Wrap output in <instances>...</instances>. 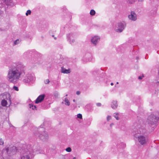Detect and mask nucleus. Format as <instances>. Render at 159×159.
I'll use <instances>...</instances> for the list:
<instances>
[{
  "label": "nucleus",
  "instance_id": "nucleus-1",
  "mask_svg": "<svg viewBox=\"0 0 159 159\" xmlns=\"http://www.w3.org/2000/svg\"><path fill=\"white\" fill-rule=\"evenodd\" d=\"M21 75L20 72H19L16 69L13 68H11L9 70L8 75L9 80L11 82L14 83L19 79Z\"/></svg>",
  "mask_w": 159,
  "mask_h": 159
},
{
  "label": "nucleus",
  "instance_id": "nucleus-2",
  "mask_svg": "<svg viewBox=\"0 0 159 159\" xmlns=\"http://www.w3.org/2000/svg\"><path fill=\"white\" fill-rule=\"evenodd\" d=\"M158 120V117L153 114H151L148 116L147 122L149 124L153 125L155 124Z\"/></svg>",
  "mask_w": 159,
  "mask_h": 159
},
{
  "label": "nucleus",
  "instance_id": "nucleus-3",
  "mask_svg": "<svg viewBox=\"0 0 159 159\" xmlns=\"http://www.w3.org/2000/svg\"><path fill=\"white\" fill-rule=\"evenodd\" d=\"M35 136L36 137L39 138V139L43 141H46L48 138V136L47 133L45 131H43V132L38 131L36 134Z\"/></svg>",
  "mask_w": 159,
  "mask_h": 159
},
{
  "label": "nucleus",
  "instance_id": "nucleus-4",
  "mask_svg": "<svg viewBox=\"0 0 159 159\" xmlns=\"http://www.w3.org/2000/svg\"><path fill=\"white\" fill-rule=\"evenodd\" d=\"M5 151L9 156H11L16 154L17 149L15 146H13L12 147H7Z\"/></svg>",
  "mask_w": 159,
  "mask_h": 159
},
{
  "label": "nucleus",
  "instance_id": "nucleus-5",
  "mask_svg": "<svg viewBox=\"0 0 159 159\" xmlns=\"http://www.w3.org/2000/svg\"><path fill=\"white\" fill-rule=\"evenodd\" d=\"M35 80V77L32 74H29L24 77L23 82L25 83L29 84L30 82L34 81Z\"/></svg>",
  "mask_w": 159,
  "mask_h": 159
},
{
  "label": "nucleus",
  "instance_id": "nucleus-6",
  "mask_svg": "<svg viewBox=\"0 0 159 159\" xmlns=\"http://www.w3.org/2000/svg\"><path fill=\"white\" fill-rule=\"evenodd\" d=\"M126 26V24L124 22H120L117 23L116 27V31L118 32H121Z\"/></svg>",
  "mask_w": 159,
  "mask_h": 159
},
{
  "label": "nucleus",
  "instance_id": "nucleus-7",
  "mask_svg": "<svg viewBox=\"0 0 159 159\" xmlns=\"http://www.w3.org/2000/svg\"><path fill=\"white\" fill-rule=\"evenodd\" d=\"M137 138L138 142L142 145L145 144L147 141L148 139L147 137L143 135H140L137 137L135 136Z\"/></svg>",
  "mask_w": 159,
  "mask_h": 159
},
{
  "label": "nucleus",
  "instance_id": "nucleus-8",
  "mask_svg": "<svg viewBox=\"0 0 159 159\" xmlns=\"http://www.w3.org/2000/svg\"><path fill=\"white\" fill-rule=\"evenodd\" d=\"M13 66L15 67L13 68L19 71V72H20L21 75L23 73H24V66L21 63H17L15 66Z\"/></svg>",
  "mask_w": 159,
  "mask_h": 159
},
{
  "label": "nucleus",
  "instance_id": "nucleus-9",
  "mask_svg": "<svg viewBox=\"0 0 159 159\" xmlns=\"http://www.w3.org/2000/svg\"><path fill=\"white\" fill-rule=\"evenodd\" d=\"M128 17L129 20L134 21L137 20V15L134 11H131L130 14L128 15Z\"/></svg>",
  "mask_w": 159,
  "mask_h": 159
},
{
  "label": "nucleus",
  "instance_id": "nucleus-10",
  "mask_svg": "<svg viewBox=\"0 0 159 159\" xmlns=\"http://www.w3.org/2000/svg\"><path fill=\"white\" fill-rule=\"evenodd\" d=\"M138 129L137 130V133L139 134H144L146 133V130L144 127H138Z\"/></svg>",
  "mask_w": 159,
  "mask_h": 159
},
{
  "label": "nucleus",
  "instance_id": "nucleus-11",
  "mask_svg": "<svg viewBox=\"0 0 159 159\" xmlns=\"http://www.w3.org/2000/svg\"><path fill=\"white\" fill-rule=\"evenodd\" d=\"M45 95L43 94L39 95L38 97L35 101V103L38 104L39 102H41L44 99Z\"/></svg>",
  "mask_w": 159,
  "mask_h": 159
},
{
  "label": "nucleus",
  "instance_id": "nucleus-12",
  "mask_svg": "<svg viewBox=\"0 0 159 159\" xmlns=\"http://www.w3.org/2000/svg\"><path fill=\"white\" fill-rule=\"evenodd\" d=\"M100 38L98 36H95L92 38L91 41L92 43L94 45H96L99 41Z\"/></svg>",
  "mask_w": 159,
  "mask_h": 159
},
{
  "label": "nucleus",
  "instance_id": "nucleus-13",
  "mask_svg": "<svg viewBox=\"0 0 159 159\" xmlns=\"http://www.w3.org/2000/svg\"><path fill=\"white\" fill-rule=\"evenodd\" d=\"M61 72L64 74H68L70 72V69H66L63 67H61Z\"/></svg>",
  "mask_w": 159,
  "mask_h": 159
},
{
  "label": "nucleus",
  "instance_id": "nucleus-14",
  "mask_svg": "<svg viewBox=\"0 0 159 159\" xmlns=\"http://www.w3.org/2000/svg\"><path fill=\"white\" fill-rule=\"evenodd\" d=\"M117 106L118 105L117 101H113L112 102L111 104V107L113 109H116L117 107Z\"/></svg>",
  "mask_w": 159,
  "mask_h": 159
},
{
  "label": "nucleus",
  "instance_id": "nucleus-15",
  "mask_svg": "<svg viewBox=\"0 0 159 159\" xmlns=\"http://www.w3.org/2000/svg\"><path fill=\"white\" fill-rule=\"evenodd\" d=\"M75 35L73 33H69L67 35V39H71L75 38Z\"/></svg>",
  "mask_w": 159,
  "mask_h": 159
},
{
  "label": "nucleus",
  "instance_id": "nucleus-16",
  "mask_svg": "<svg viewBox=\"0 0 159 159\" xmlns=\"http://www.w3.org/2000/svg\"><path fill=\"white\" fill-rule=\"evenodd\" d=\"M30 152H27L26 154L23 156L21 158H24V159H30V156L29 154Z\"/></svg>",
  "mask_w": 159,
  "mask_h": 159
},
{
  "label": "nucleus",
  "instance_id": "nucleus-17",
  "mask_svg": "<svg viewBox=\"0 0 159 159\" xmlns=\"http://www.w3.org/2000/svg\"><path fill=\"white\" fill-rule=\"evenodd\" d=\"M86 109L88 111H91L93 110L92 107L89 105H88L85 107Z\"/></svg>",
  "mask_w": 159,
  "mask_h": 159
},
{
  "label": "nucleus",
  "instance_id": "nucleus-18",
  "mask_svg": "<svg viewBox=\"0 0 159 159\" xmlns=\"http://www.w3.org/2000/svg\"><path fill=\"white\" fill-rule=\"evenodd\" d=\"M42 55L40 53L38 52H36L35 54V56L37 57L38 59H40L42 57Z\"/></svg>",
  "mask_w": 159,
  "mask_h": 159
},
{
  "label": "nucleus",
  "instance_id": "nucleus-19",
  "mask_svg": "<svg viewBox=\"0 0 159 159\" xmlns=\"http://www.w3.org/2000/svg\"><path fill=\"white\" fill-rule=\"evenodd\" d=\"M7 104V102L5 99L2 100L1 102V105L2 106L5 107Z\"/></svg>",
  "mask_w": 159,
  "mask_h": 159
},
{
  "label": "nucleus",
  "instance_id": "nucleus-20",
  "mask_svg": "<svg viewBox=\"0 0 159 159\" xmlns=\"http://www.w3.org/2000/svg\"><path fill=\"white\" fill-rule=\"evenodd\" d=\"M7 5H9L10 3L11 2L12 0H2Z\"/></svg>",
  "mask_w": 159,
  "mask_h": 159
},
{
  "label": "nucleus",
  "instance_id": "nucleus-21",
  "mask_svg": "<svg viewBox=\"0 0 159 159\" xmlns=\"http://www.w3.org/2000/svg\"><path fill=\"white\" fill-rule=\"evenodd\" d=\"M64 101L65 102V104L67 106H69L70 105V102L67 98H66L64 99Z\"/></svg>",
  "mask_w": 159,
  "mask_h": 159
},
{
  "label": "nucleus",
  "instance_id": "nucleus-22",
  "mask_svg": "<svg viewBox=\"0 0 159 159\" xmlns=\"http://www.w3.org/2000/svg\"><path fill=\"white\" fill-rule=\"evenodd\" d=\"M29 107L30 108H32L33 110L36 109V106H35L32 104H29Z\"/></svg>",
  "mask_w": 159,
  "mask_h": 159
},
{
  "label": "nucleus",
  "instance_id": "nucleus-23",
  "mask_svg": "<svg viewBox=\"0 0 159 159\" xmlns=\"http://www.w3.org/2000/svg\"><path fill=\"white\" fill-rule=\"evenodd\" d=\"M70 43L72 44V43H75V39H68Z\"/></svg>",
  "mask_w": 159,
  "mask_h": 159
},
{
  "label": "nucleus",
  "instance_id": "nucleus-24",
  "mask_svg": "<svg viewBox=\"0 0 159 159\" xmlns=\"http://www.w3.org/2000/svg\"><path fill=\"white\" fill-rule=\"evenodd\" d=\"M20 40L19 39H17L14 42V44L15 45L18 44L20 43Z\"/></svg>",
  "mask_w": 159,
  "mask_h": 159
},
{
  "label": "nucleus",
  "instance_id": "nucleus-25",
  "mask_svg": "<svg viewBox=\"0 0 159 159\" xmlns=\"http://www.w3.org/2000/svg\"><path fill=\"white\" fill-rule=\"evenodd\" d=\"M90 14L92 16H93L95 14V11L93 10H91L90 12Z\"/></svg>",
  "mask_w": 159,
  "mask_h": 159
},
{
  "label": "nucleus",
  "instance_id": "nucleus-26",
  "mask_svg": "<svg viewBox=\"0 0 159 159\" xmlns=\"http://www.w3.org/2000/svg\"><path fill=\"white\" fill-rule=\"evenodd\" d=\"M118 113H115L114 115V116L117 120H119L118 116Z\"/></svg>",
  "mask_w": 159,
  "mask_h": 159
},
{
  "label": "nucleus",
  "instance_id": "nucleus-27",
  "mask_svg": "<svg viewBox=\"0 0 159 159\" xmlns=\"http://www.w3.org/2000/svg\"><path fill=\"white\" fill-rule=\"evenodd\" d=\"M135 0H128L127 2L129 4H133L135 2Z\"/></svg>",
  "mask_w": 159,
  "mask_h": 159
},
{
  "label": "nucleus",
  "instance_id": "nucleus-28",
  "mask_svg": "<svg viewBox=\"0 0 159 159\" xmlns=\"http://www.w3.org/2000/svg\"><path fill=\"white\" fill-rule=\"evenodd\" d=\"M4 143L3 140L2 139H0V145H2Z\"/></svg>",
  "mask_w": 159,
  "mask_h": 159
},
{
  "label": "nucleus",
  "instance_id": "nucleus-29",
  "mask_svg": "<svg viewBox=\"0 0 159 159\" xmlns=\"http://www.w3.org/2000/svg\"><path fill=\"white\" fill-rule=\"evenodd\" d=\"M31 13V11L30 10H28L26 13V15L28 16L29 15H30Z\"/></svg>",
  "mask_w": 159,
  "mask_h": 159
},
{
  "label": "nucleus",
  "instance_id": "nucleus-30",
  "mask_svg": "<svg viewBox=\"0 0 159 159\" xmlns=\"http://www.w3.org/2000/svg\"><path fill=\"white\" fill-rule=\"evenodd\" d=\"M32 52V51L29 50L25 53V55H26L28 54H31V52Z\"/></svg>",
  "mask_w": 159,
  "mask_h": 159
},
{
  "label": "nucleus",
  "instance_id": "nucleus-31",
  "mask_svg": "<svg viewBox=\"0 0 159 159\" xmlns=\"http://www.w3.org/2000/svg\"><path fill=\"white\" fill-rule=\"evenodd\" d=\"M44 83L46 84H48L50 82L49 79H47L44 81Z\"/></svg>",
  "mask_w": 159,
  "mask_h": 159
},
{
  "label": "nucleus",
  "instance_id": "nucleus-32",
  "mask_svg": "<svg viewBox=\"0 0 159 159\" xmlns=\"http://www.w3.org/2000/svg\"><path fill=\"white\" fill-rule=\"evenodd\" d=\"M77 116L78 118H79L80 119H82V115L80 114H77Z\"/></svg>",
  "mask_w": 159,
  "mask_h": 159
},
{
  "label": "nucleus",
  "instance_id": "nucleus-33",
  "mask_svg": "<svg viewBox=\"0 0 159 159\" xmlns=\"http://www.w3.org/2000/svg\"><path fill=\"white\" fill-rule=\"evenodd\" d=\"M66 151L67 152H70L71 151V149L70 147H68L66 149Z\"/></svg>",
  "mask_w": 159,
  "mask_h": 159
},
{
  "label": "nucleus",
  "instance_id": "nucleus-34",
  "mask_svg": "<svg viewBox=\"0 0 159 159\" xmlns=\"http://www.w3.org/2000/svg\"><path fill=\"white\" fill-rule=\"evenodd\" d=\"M58 95V93L57 92H55L54 93V95L56 98L57 97Z\"/></svg>",
  "mask_w": 159,
  "mask_h": 159
},
{
  "label": "nucleus",
  "instance_id": "nucleus-35",
  "mask_svg": "<svg viewBox=\"0 0 159 159\" xmlns=\"http://www.w3.org/2000/svg\"><path fill=\"white\" fill-rule=\"evenodd\" d=\"M13 89L16 91H18V88L16 86H14L13 87Z\"/></svg>",
  "mask_w": 159,
  "mask_h": 159
},
{
  "label": "nucleus",
  "instance_id": "nucleus-36",
  "mask_svg": "<svg viewBox=\"0 0 159 159\" xmlns=\"http://www.w3.org/2000/svg\"><path fill=\"white\" fill-rule=\"evenodd\" d=\"M111 119V116H108L107 117V120L108 121Z\"/></svg>",
  "mask_w": 159,
  "mask_h": 159
},
{
  "label": "nucleus",
  "instance_id": "nucleus-37",
  "mask_svg": "<svg viewBox=\"0 0 159 159\" xmlns=\"http://www.w3.org/2000/svg\"><path fill=\"white\" fill-rule=\"evenodd\" d=\"M144 77V76L143 75L142 76H139L138 79L139 80H142L143 79V78Z\"/></svg>",
  "mask_w": 159,
  "mask_h": 159
},
{
  "label": "nucleus",
  "instance_id": "nucleus-38",
  "mask_svg": "<svg viewBox=\"0 0 159 159\" xmlns=\"http://www.w3.org/2000/svg\"><path fill=\"white\" fill-rule=\"evenodd\" d=\"M96 105L98 107H100L101 105V104L100 103H98L96 104Z\"/></svg>",
  "mask_w": 159,
  "mask_h": 159
},
{
  "label": "nucleus",
  "instance_id": "nucleus-39",
  "mask_svg": "<svg viewBox=\"0 0 159 159\" xmlns=\"http://www.w3.org/2000/svg\"><path fill=\"white\" fill-rule=\"evenodd\" d=\"M80 91H78L76 92V94L77 95H79L80 94Z\"/></svg>",
  "mask_w": 159,
  "mask_h": 159
},
{
  "label": "nucleus",
  "instance_id": "nucleus-40",
  "mask_svg": "<svg viewBox=\"0 0 159 159\" xmlns=\"http://www.w3.org/2000/svg\"><path fill=\"white\" fill-rule=\"evenodd\" d=\"M97 70H96V71H93V75H96V74L97 73Z\"/></svg>",
  "mask_w": 159,
  "mask_h": 159
},
{
  "label": "nucleus",
  "instance_id": "nucleus-41",
  "mask_svg": "<svg viewBox=\"0 0 159 159\" xmlns=\"http://www.w3.org/2000/svg\"><path fill=\"white\" fill-rule=\"evenodd\" d=\"M139 2H142L143 1V0H138Z\"/></svg>",
  "mask_w": 159,
  "mask_h": 159
},
{
  "label": "nucleus",
  "instance_id": "nucleus-42",
  "mask_svg": "<svg viewBox=\"0 0 159 159\" xmlns=\"http://www.w3.org/2000/svg\"><path fill=\"white\" fill-rule=\"evenodd\" d=\"M136 59L137 60H138V59H139V57H136Z\"/></svg>",
  "mask_w": 159,
  "mask_h": 159
},
{
  "label": "nucleus",
  "instance_id": "nucleus-43",
  "mask_svg": "<svg viewBox=\"0 0 159 159\" xmlns=\"http://www.w3.org/2000/svg\"><path fill=\"white\" fill-rule=\"evenodd\" d=\"M113 84H113V83H111V85H113Z\"/></svg>",
  "mask_w": 159,
  "mask_h": 159
},
{
  "label": "nucleus",
  "instance_id": "nucleus-44",
  "mask_svg": "<svg viewBox=\"0 0 159 159\" xmlns=\"http://www.w3.org/2000/svg\"><path fill=\"white\" fill-rule=\"evenodd\" d=\"M112 125H113V124L111 123L110 124V126H111Z\"/></svg>",
  "mask_w": 159,
  "mask_h": 159
},
{
  "label": "nucleus",
  "instance_id": "nucleus-45",
  "mask_svg": "<svg viewBox=\"0 0 159 159\" xmlns=\"http://www.w3.org/2000/svg\"><path fill=\"white\" fill-rule=\"evenodd\" d=\"M73 101L74 102H75V99H73Z\"/></svg>",
  "mask_w": 159,
  "mask_h": 159
},
{
  "label": "nucleus",
  "instance_id": "nucleus-46",
  "mask_svg": "<svg viewBox=\"0 0 159 159\" xmlns=\"http://www.w3.org/2000/svg\"><path fill=\"white\" fill-rule=\"evenodd\" d=\"M73 159H76V158L75 157H74Z\"/></svg>",
  "mask_w": 159,
  "mask_h": 159
},
{
  "label": "nucleus",
  "instance_id": "nucleus-47",
  "mask_svg": "<svg viewBox=\"0 0 159 159\" xmlns=\"http://www.w3.org/2000/svg\"><path fill=\"white\" fill-rule=\"evenodd\" d=\"M119 84V83H118V82H116V84Z\"/></svg>",
  "mask_w": 159,
  "mask_h": 159
},
{
  "label": "nucleus",
  "instance_id": "nucleus-48",
  "mask_svg": "<svg viewBox=\"0 0 159 159\" xmlns=\"http://www.w3.org/2000/svg\"><path fill=\"white\" fill-rule=\"evenodd\" d=\"M54 39H56V38L55 37V38H54Z\"/></svg>",
  "mask_w": 159,
  "mask_h": 159
},
{
  "label": "nucleus",
  "instance_id": "nucleus-49",
  "mask_svg": "<svg viewBox=\"0 0 159 159\" xmlns=\"http://www.w3.org/2000/svg\"><path fill=\"white\" fill-rule=\"evenodd\" d=\"M21 159H24V158H21Z\"/></svg>",
  "mask_w": 159,
  "mask_h": 159
},
{
  "label": "nucleus",
  "instance_id": "nucleus-50",
  "mask_svg": "<svg viewBox=\"0 0 159 159\" xmlns=\"http://www.w3.org/2000/svg\"><path fill=\"white\" fill-rule=\"evenodd\" d=\"M8 96L9 97H10V95H9V94H8Z\"/></svg>",
  "mask_w": 159,
  "mask_h": 159
},
{
  "label": "nucleus",
  "instance_id": "nucleus-51",
  "mask_svg": "<svg viewBox=\"0 0 159 159\" xmlns=\"http://www.w3.org/2000/svg\"><path fill=\"white\" fill-rule=\"evenodd\" d=\"M67 95H67V94H66V96H67Z\"/></svg>",
  "mask_w": 159,
  "mask_h": 159
},
{
  "label": "nucleus",
  "instance_id": "nucleus-52",
  "mask_svg": "<svg viewBox=\"0 0 159 159\" xmlns=\"http://www.w3.org/2000/svg\"><path fill=\"white\" fill-rule=\"evenodd\" d=\"M52 36L53 37L54 36V35H52Z\"/></svg>",
  "mask_w": 159,
  "mask_h": 159
},
{
  "label": "nucleus",
  "instance_id": "nucleus-53",
  "mask_svg": "<svg viewBox=\"0 0 159 159\" xmlns=\"http://www.w3.org/2000/svg\"><path fill=\"white\" fill-rule=\"evenodd\" d=\"M9 100L10 101V98L9 99Z\"/></svg>",
  "mask_w": 159,
  "mask_h": 159
}]
</instances>
